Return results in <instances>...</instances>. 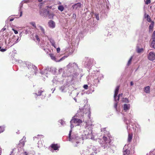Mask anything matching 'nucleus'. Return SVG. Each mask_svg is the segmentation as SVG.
<instances>
[{
	"instance_id": "f8f14e48",
	"label": "nucleus",
	"mask_w": 155,
	"mask_h": 155,
	"mask_svg": "<svg viewBox=\"0 0 155 155\" xmlns=\"http://www.w3.org/2000/svg\"><path fill=\"white\" fill-rule=\"evenodd\" d=\"M145 18H147V21L149 22H151V18L148 15H145Z\"/></svg>"
},
{
	"instance_id": "2f4dec72",
	"label": "nucleus",
	"mask_w": 155,
	"mask_h": 155,
	"mask_svg": "<svg viewBox=\"0 0 155 155\" xmlns=\"http://www.w3.org/2000/svg\"><path fill=\"white\" fill-rule=\"evenodd\" d=\"M83 87L85 89H87L88 86L87 85H84Z\"/></svg>"
},
{
	"instance_id": "f704fd0d",
	"label": "nucleus",
	"mask_w": 155,
	"mask_h": 155,
	"mask_svg": "<svg viewBox=\"0 0 155 155\" xmlns=\"http://www.w3.org/2000/svg\"><path fill=\"white\" fill-rule=\"evenodd\" d=\"M6 50L5 49L3 48H2L0 49V51L2 52H4Z\"/></svg>"
},
{
	"instance_id": "c03bdc74",
	"label": "nucleus",
	"mask_w": 155,
	"mask_h": 155,
	"mask_svg": "<svg viewBox=\"0 0 155 155\" xmlns=\"http://www.w3.org/2000/svg\"><path fill=\"white\" fill-rule=\"evenodd\" d=\"M14 18H11L10 19V21H12L14 20Z\"/></svg>"
},
{
	"instance_id": "37998d69",
	"label": "nucleus",
	"mask_w": 155,
	"mask_h": 155,
	"mask_svg": "<svg viewBox=\"0 0 155 155\" xmlns=\"http://www.w3.org/2000/svg\"><path fill=\"white\" fill-rule=\"evenodd\" d=\"M22 12L21 11L20 12V16L21 17L22 16Z\"/></svg>"
},
{
	"instance_id": "aec40b11",
	"label": "nucleus",
	"mask_w": 155,
	"mask_h": 155,
	"mask_svg": "<svg viewBox=\"0 0 155 155\" xmlns=\"http://www.w3.org/2000/svg\"><path fill=\"white\" fill-rule=\"evenodd\" d=\"M43 10L44 13H45V14L46 15V16H47L49 14V11H47L46 9H43Z\"/></svg>"
},
{
	"instance_id": "1a4fd4ad",
	"label": "nucleus",
	"mask_w": 155,
	"mask_h": 155,
	"mask_svg": "<svg viewBox=\"0 0 155 155\" xmlns=\"http://www.w3.org/2000/svg\"><path fill=\"white\" fill-rule=\"evenodd\" d=\"M154 25V22L153 21H152L150 25L149 26V30L150 31H152L153 29Z\"/></svg>"
},
{
	"instance_id": "de8ad7c7",
	"label": "nucleus",
	"mask_w": 155,
	"mask_h": 155,
	"mask_svg": "<svg viewBox=\"0 0 155 155\" xmlns=\"http://www.w3.org/2000/svg\"><path fill=\"white\" fill-rule=\"evenodd\" d=\"M43 0H38V1L39 2H41Z\"/></svg>"
},
{
	"instance_id": "393cba45",
	"label": "nucleus",
	"mask_w": 155,
	"mask_h": 155,
	"mask_svg": "<svg viewBox=\"0 0 155 155\" xmlns=\"http://www.w3.org/2000/svg\"><path fill=\"white\" fill-rule=\"evenodd\" d=\"M4 130V128L0 126V133L2 132Z\"/></svg>"
},
{
	"instance_id": "e433bc0d",
	"label": "nucleus",
	"mask_w": 155,
	"mask_h": 155,
	"mask_svg": "<svg viewBox=\"0 0 155 155\" xmlns=\"http://www.w3.org/2000/svg\"><path fill=\"white\" fill-rule=\"evenodd\" d=\"M123 95V94H119L118 97V98L117 99V100L118 101L119 100V97H120V96H122Z\"/></svg>"
},
{
	"instance_id": "2eb2a0df",
	"label": "nucleus",
	"mask_w": 155,
	"mask_h": 155,
	"mask_svg": "<svg viewBox=\"0 0 155 155\" xmlns=\"http://www.w3.org/2000/svg\"><path fill=\"white\" fill-rule=\"evenodd\" d=\"M58 9L61 12H62L64 9V7L62 5H59L58 7Z\"/></svg>"
},
{
	"instance_id": "603ef678",
	"label": "nucleus",
	"mask_w": 155,
	"mask_h": 155,
	"mask_svg": "<svg viewBox=\"0 0 155 155\" xmlns=\"http://www.w3.org/2000/svg\"><path fill=\"white\" fill-rule=\"evenodd\" d=\"M1 47L0 46V49H1Z\"/></svg>"
},
{
	"instance_id": "473e14b6",
	"label": "nucleus",
	"mask_w": 155,
	"mask_h": 155,
	"mask_svg": "<svg viewBox=\"0 0 155 155\" xmlns=\"http://www.w3.org/2000/svg\"><path fill=\"white\" fill-rule=\"evenodd\" d=\"M12 30L13 31H14V33H15V34H17L18 33V31L17 30H15V29H13H13H12Z\"/></svg>"
},
{
	"instance_id": "72a5a7b5",
	"label": "nucleus",
	"mask_w": 155,
	"mask_h": 155,
	"mask_svg": "<svg viewBox=\"0 0 155 155\" xmlns=\"http://www.w3.org/2000/svg\"><path fill=\"white\" fill-rule=\"evenodd\" d=\"M96 18L97 20H99V19L98 15V14H95Z\"/></svg>"
},
{
	"instance_id": "f3484780",
	"label": "nucleus",
	"mask_w": 155,
	"mask_h": 155,
	"mask_svg": "<svg viewBox=\"0 0 155 155\" xmlns=\"http://www.w3.org/2000/svg\"><path fill=\"white\" fill-rule=\"evenodd\" d=\"M44 91V90H38V94H36L37 96H41V93L42 92Z\"/></svg>"
},
{
	"instance_id": "ddd939ff",
	"label": "nucleus",
	"mask_w": 155,
	"mask_h": 155,
	"mask_svg": "<svg viewBox=\"0 0 155 155\" xmlns=\"http://www.w3.org/2000/svg\"><path fill=\"white\" fill-rule=\"evenodd\" d=\"M150 46L151 47L155 49V40H153L152 41Z\"/></svg>"
},
{
	"instance_id": "3c124183",
	"label": "nucleus",
	"mask_w": 155,
	"mask_h": 155,
	"mask_svg": "<svg viewBox=\"0 0 155 155\" xmlns=\"http://www.w3.org/2000/svg\"><path fill=\"white\" fill-rule=\"evenodd\" d=\"M81 111V110H80V112Z\"/></svg>"
},
{
	"instance_id": "0eeeda50",
	"label": "nucleus",
	"mask_w": 155,
	"mask_h": 155,
	"mask_svg": "<svg viewBox=\"0 0 155 155\" xmlns=\"http://www.w3.org/2000/svg\"><path fill=\"white\" fill-rule=\"evenodd\" d=\"M48 25L49 27L52 28H54L55 27V23L52 20H50L48 22Z\"/></svg>"
},
{
	"instance_id": "4be33fe9",
	"label": "nucleus",
	"mask_w": 155,
	"mask_h": 155,
	"mask_svg": "<svg viewBox=\"0 0 155 155\" xmlns=\"http://www.w3.org/2000/svg\"><path fill=\"white\" fill-rule=\"evenodd\" d=\"M39 27L40 28V29L41 31L44 34H45V31L44 28L41 26H39Z\"/></svg>"
},
{
	"instance_id": "7c9ffc66",
	"label": "nucleus",
	"mask_w": 155,
	"mask_h": 155,
	"mask_svg": "<svg viewBox=\"0 0 155 155\" xmlns=\"http://www.w3.org/2000/svg\"><path fill=\"white\" fill-rule=\"evenodd\" d=\"M103 139L104 141L106 142L107 139V138L106 137L104 136L103 137Z\"/></svg>"
},
{
	"instance_id": "9b49d317",
	"label": "nucleus",
	"mask_w": 155,
	"mask_h": 155,
	"mask_svg": "<svg viewBox=\"0 0 155 155\" xmlns=\"http://www.w3.org/2000/svg\"><path fill=\"white\" fill-rule=\"evenodd\" d=\"M150 87L149 86H147L144 88V92L147 93H149L150 92Z\"/></svg>"
},
{
	"instance_id": "8fccbe9b",
	"label": "nucleus",
	"mask_w": 155,
	"mask_h": 155,
	"mask_svg": "<svg viewBox=\"0 0 155 155\" xmlns=\"http://www.w3.org/2000/svg\"><path fill=\"white\" fill-rule=\"evenodd\" d=\"M40 14H41V11H40Z\"/></svg>"
},
{
	"instance_id": "423d86ee",
	"label": "nucleus",
	"mask_w": 155,
	"mask_h": 155,
	"mask_svg": "<svg viewBox=\"0 0 155 155\" xmlns=\"http://www.w3.org/2000/svg\"><path fill=\"white\" fill-rule=\"evenodd\" d=\"M50 147L55 150H58V148L60 147L57 144H52Z\"/></svg>"
},
{
	"instance_id": "bb28decb",
	"label": "nucleus",
	"mask_w": 155,
	"mask_h": 155,
	"mask_svg": "<svg viewBox=\"0 0 155 155\" xmlns=\"http://www.w3.org/2000/svg\"><path fill=\"white\" fill-rule=\"evenodd\" d=\"M152 39L155 40V30L153 31L152 34Z\"/></svg>"
},
{
	"instance_id": "a18cd8bd",
	"label": "nucleus",
	"mask_w": 155,
	"mask_h": 155,
	"mask_svg": "<svg viewBox=\"0 0 155 155\" xmlns=\"http://www.w3.org/2000/svg\"><path fill=\"white\" fill-rule=\"evenodd\" d=\"M5 28H3V29H2V31H5Z\"/></svg>"
},
{
	"instance_id": "6e6552de",
	"label": "nucleus",
	"mask_w": 155,
	"mask_h": 155,
	"mask_svg": "<svg viewBox=\"0 0 155 155\" xmlns=\"http://www.w3.org/2000/svg\"><path fill=\"white\" fill-rule=\"evenodd\" d=\"M119 86H117L114 92V98L115 99L116 97H117V95L118 94L119 90Z\"/></svg>"
},
{
	"instance_id": "09e8293b",
	"label": "nucleus",
	"mask_w": 155,
	"mask_h": 155,
	"mask_svg": "<svg viewBox=\"0 0 155 155\" xmlns=\"http://www.w3.org/2000/svg\"><path fill=\"white\" fill-rule=\"evenodd\" d=\"M63 58H63H62L60 59V60H60H62V59Z\"/></svg>"
},
{
	"instance_id": "a19ab883",
	"label": "nucleus",
	"mask_w": 155,
	"mask_h": 155,
	"mask_svg": "<svg viewBox=\"0 0 155 155\" xmlns=\"http://www.w3.org/2000/svg\"><path fill=\"white\" fill-rule=\"evenodd\" d=\"M133 84V82L132 81H131L130 83V85L131 86H132Z\"/></svg>"
},
{
	"instance_id": "5701e85b",
	"label": "nucleus",
	"mask_w": 155,
	"mask_h": 155,
	"mask_svg": "<svg viewBox=\"0 0 155 155\" xmlns=\"http://www.w3.org/2000/svg\"><path fill=\"white\" fill-rule=\"evenodd\" d=\"M147 155H155V150L152 152H150L149 153V154H147Z\"/></svg>"
},
{
	"instance_id": "864d4df0",
	"label": "nucleus",
	"mask_w": 155,
	"mask_h": 155,
	"mask_svg": "<svg viewBox=\"0 0 155 155\" xmlns=\"http://www.w3.org/2000/svg\"><path fill=\"white\" fill-rule=\"evenodd\" d=\"M47 8H49L48 6H47Z\"/></svg>"
},
{
	"instance_id": "ea45409f",
	"label": "nucleus",
	"mask_w": 155,
	"mask_h": 155,
	"mask_svg": "<svg viewBox=\"0 0 155 155\" xmlns=\"http://www.w3.org/2000/svg\"><path fill=\"white\" fill-rule=\"evenodd\" d=\"M117 104H115V105H114V107H115V108L116 109L117 108Z\"/></svg>"
},
{
	"instance_id": "9d476101",
	"label": "nucleus",
	"mask_w": 155,
	"mask_h": 155,
	"mask_svg": "<svg viewBox=\"0 0 155 155\" xmlns=\"http://www.w3.org/2000/svg\"><path fill=\"white\" fill-rule=\"evenodd\" d=\"M130 104H124V110L125 111H126L129 110L130 108Z\"/></svg>"
},
{
	"instance_id": "c756f323",
	"label": "nucleus",
	"mask_w": 155,
	"mask_h": 155,
	"mask_svg": "<svg viewBox=\"0 0 155 155\" xmlns=\"http://www.w3.org/2000/svg\"><path fill=\"white\" fill-rule=\"evenodd\" d=\"M150 2L151 1L150 0H146L145 3L147 5H148L150 3Z\"/></svg>"
},
{
	"instance_id": "a878e982",
	"label": "nucleus",
	"mask_w": 155,
	"mask_h": 155,
	"mask_svg": "<svg viewBox=\"0 0 155 155\" xmlns=\"http://www.w3.org/2000/svg\"><path fill=\"white\" fill-rule=\"evenodd\" d=\"M54 16V14H50L48 16H49V18H53Z\"/></svg>"
},
{
	"instance_id": "cd10ccee",
	"label": "nucleus",
	"mask_w": 155,
	"mask_h": 155,
	"mask_svg": "<svg viewBox=\"0 0 155 155\" xmlns=\"http://www.w3.org/2000/svg\"><path fill=\"white\" fill-rule=\"evenodd\" d=\"M76 15L74 13L73 14L72 18L74 20H75L76 18Z\"/></svg>"
},
{
	"instance_id": "7ed1b4c3",
	"label": "nucleus",
	"mask_w": 155,
	"mask_h": 155,
	"mask_svg": "<svg viewBox=\"0 0 155 155\" xmlns=\"http://www.w3.org/2000/svg\"><path fill=\"white\" fill-rule=\"evenodd\" d=\"M148 59L151 61H153L155 59V54L152 52H150L148 54Z\"/></svg>"
},
{
	"instance_id": "a211bd4d",
	"label": "nucleus",
	"mask_w": 155,
	"mask_h": 155,
	"mask_svg": "<svg viewBox=\"0 0 155 155\" xmlns=\"http://www.w3.org/2000/svg\"><path fill=\"white\" fill-rule=\"evenodd\" d=\"M50 42L51 43L52 46L54 47L55 48H56L55 46V43L54 41L53 40H50Z\"/></svg>"
},
{
	"instance_id": "20e7f679",
	"label": "nucleus",
	"mask_w": 155,
	"mask_h": 155,
	"mask_svg": "<svg viewBox=\"0 0 155 155\" xmlns=\"http://www.w3.org/2000/svg\"><path fill=\"white\" fill-rule=\"evenodd\" d=\"M82 4L80 3H78L73 5L72 7L74 9H78L81 7Z\"/></svg>"
},
{
	"instance_id": "f03ea898",
	"label": "nucleus",
	"mask_w": 155,
	"mask_h": 155,
	"mask_svg": "<svg viewBox=\"0 0 155 155\" xmlns=\"http://www.w3.org/2000/svg\"><path fill=\"white\" fill-rule=\"evenodd\" d=\"M26 142V137H24L23 138L20 140L18 147L20 148H23L25 145V143Z\"/></svg>"
},
{
	"instance_id": "58836bf2",
	"label": "nucleus",
	"mask_w": 155,
	"mask_h": 155,
	"mask_svg": "<svg viewBox=\"0 0 155 155\" xmlns=\"http://www.w3.org/2000/svg\"><path fill=\"white\" fill-rule=\"evenodd\" d=\"M126 102H128V100L127 98H125L124 99V100Z\"/></svg>"
},
{
	"instance_id": "39448f33",
	"label": "nucleus",
	"mask_w": 155,
	"mask_h": 155,
	"mask_svg": "<svg viewBox=\"0 0 155 155\" xmlns=\"http://www.w3.org/2000/svg\"><path fill=\"white\" fill-rule=\"evenodd\" d=\"M144 51V49L143 48H140L139 46H137L136 48V53L140 54L143 53Z\"/></svg>"
},
{
	"instance_id": "c85d7f7f",
	"label": "nucleus",
	"mask_w": 155,
	"mask_h": 155,
	"mask_svg": "<svg viewBox=\"0 0 155 155\" xmlns=\"http://www.w3.org/2000/svg\"><path fill=\"white\" fill-rule=\"evenodd\" d=\"M35 38L38 41H40V39L39 38V37L38 36V35H36L35 36Z\"/></svg>"
},
{
	"instance_id": "412c9836",
	"label": "nucleus",
	"mask_w": 155,
	"mask_h": 155,
	"mask_svg": "<svg viewBox=\"0 0 155 155\" xmlns=\"http://www.w3.org/2000/svg\"><path fill=\"white\" fill-rule=\"evenodd\" d=\"M132 57H131L130 59H129V60L128 61V63H127V65L128 66H129L131 64V62L132 61Z\"/></svg>"
},
{
	"instance_id": "79ce46f5",
	"label": "nucleus",
	"mask_w": 155,
	"mask_h": 155,
	"mask_svg": "<svg viewBox=\"0 0 155 155\" xmlns=\"http://www.w3.org/2000/svg\"><path fill=\"white\" fill-rule=\"evenodd\" d=\"M2 153V148L0 147V155H1Z\"/></svg>"
},
{
	"instance_id": "b1692460",
	"label": "nucleus",
	"mask_w": 155,
	"mask_h": 155,
	"mask_svg": "<svg viewBox=\"0 0 155 155\" xmlns=\"http://www.w3.org/2000/svg\"><path fill=\"white\" fill-rule=\"evenodd\" d=\"M31 25H32L35 28H36V26L35 22H31L30 23Z\"/></svg>"
},
{
	"instance_id": "4468645a",
	"label": "nucleus",
	"mask_w": 155,
	"mask_h": 155,
	"mask_svg": "<svg viewBox=\"0 0 155 155\" xmlns=\"http://www.w3.org/2000/svg\"><path fill=\"white\" fill-rule=\"evenodd\" d=\"M132 138V134H129L128 137V141L130 142Z\"/></svg>"
},
{
	"instance_id": "c9c22d12",
	"label": "nucleus",
	"mask_w": 155,
	"mask_h": 155,
	"mask_svg": "<svg viewBox=\"0 0 155 155\" xmlns=\"http://www.w3.org/2000/svg\"><path fill=\"white\" fill-rule=\"evenodd\" d=\"M87 135H91V138H92V130H91L90 133H89V134H87Z\"/></svg>"
},
{
	"instance_id": "6ab92c4d",
	"label": "nucleus",
	"mask_w": 155,
	"mask_h": 155,
	"mask_svg": "<svg viewBox=\"0 0 155 155\" xmlns=\"http://www.w3.org/2000/svg\"><path fill=\"white\" fill-rule=\"evenodd\" d=\"M129 154V150H126L124 151L123 152V155H127Z\"/></svg>"
},
{
	"instance_id": "dca6fc26",
	"label": "nucleus",
	"mask_w": 155,
	"mask_h": 155,
	"mask_svg": "<svg viewBox=\"0 0 155 155\" xmlns=\"http://www.w3.org/2000/svg\"><path fill=\"white\" fill-rule=\"evenodd\" d=\"M49 55L51 57V59L55 61L56 60V58L54 55V54H49Z\"/></svg>"
},
{
	"instance_id": "4c0bfd02",
	"label": "nucleus",
	"mask_w": 155,
	"mask_h": 155,
	"mask_svg": "<svg viewBox=\"0 0 155 155\" xmlns=\"http://www.w3.org/2000/svg\"><path fill=\"white\" fill-rule=\"evenodd\" d=\"M60 48H57V52L58 53H59L60 52Z\"/></svg>"
},
{
	"instance_id": "f257e3e1",
	"label": "nucleus",
	"mask_w": 155,
	"mask_h": 155,
	"mask_svg": "<svg viewBox=\"0 0 155 155\" xmlns=\"http://www.w3.org/2000/svg\"><path fill=\"white\" fill-rule=\"evenodd\" d=\"M82 122V120L78 118H74L73 117L70 121V123L71 124V130L69 131V140L70 141L72 139L71 138V134L72 132V129L74 127V126L73 125V123L76 126H79Z\"/></svg>"
},
{
	"instance_id": "49530a36",
	"label": "nucleus",
	"mask_w": 155,
	"mask_h": 155,
	"mask_svg": "<svg viewBox=\"0 0 155 155\" xmlns=\"http://www.w3.org/2000/svg\"><path fill=\"white\" fill-rule=\"evenodd\" d=\"M24 153L25 155H28V153L26 152H25Z\"/></svg>"
}]
</instances>
